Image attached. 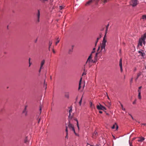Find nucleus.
<instances>
[{
	"mask_svg": "<svg viewBox=\"0 0 146 146\" xmlns=\"http://www.w3.org/2000/svg\"><path fill=\"white\" fill-rule=\"evenodd\" d=\"M92 54H91L88 57L87 61L86 62V64H88L89 66V67L90 68L91 66V65H90V63L91 62H93V60L92 59Z\"/></svg>",
	"mask_w": 146,
	"mask_h": 146,
	"instance_id": "1",
	"label": "nucleus"
},
{
	"mask_svg": "<svg viewBox=\"0 0 146 146\" xmlns=\"http://www.w3.org/2000/svg\"><path fill=\"white\" fill-rule=\"evenodd\" d=\"M130 4L133 7L136 6L138 3V1L137 0H131L130 2Z\"/></svg>",
	"mask_w": 146,
	"mask_h": 146,
	"instance_id": "2",
	"label": "nucleus"
},
{
	"mask_svg": "<svg viewBox=\"0 0 146 146\" xmlns=\"http://www.w3.org/2000/svg\"><path fill=\"white\" fill-rule=\"evenodd\" d=\"M40 11L38 10L36 14V22L37 23H38L40 22Z\"/></svg>",
	"mask_w": 146,
	"mask_h": 146,
	"instance_id": "3",
	"label": "nucleus"
},
{
	"mask_svg": "<svg viewBox=\"0 0 146 146\" xmlns=\"http://www.w3.org/2000/svg\"><path fill=\"white\" fill-rule=\"evenodd\" d=\"M97 108L99 110H102L105 111L106 110V108L100 104L97 106Z\"/></svg>",
	"mask_w": 146,
	"mask_h": 146,
	"instance_id": "4",
	"label": "nucleus"
},
{
	"mask_svg": "<svg viewBox=\"0 0 146 146\" xmlns=\"http://www.w3.org/2000/svg\"><path fill=\"white\" fill-rule=\"evenodd\" d=\"M72 106H70L68 108V109H69V115L68 116V118L69 119H71L72 117L73 116V115H71V113L72 112Z\"/></svg>",
	"mask_w": 146,
	"mask_h": 146,
	"instance_id": "5",
	"label": "nucleus"
},
{
	"mask_svg": "<svg viewBox=\"0 0 146 146\" xmlns=\"http://www.w3.org/2000/svg\"><path fill=\"white\" fill-rule=\"evenodd\" d=\"M141 39H142V43L145 44V40L146 38V33H145L144 35H142L141 37Z\"/></svg>",
	"mask_w": 146,
	"mask_h": 146,
	"instance_id": "6",
	"label": "nucleus"
},
{
	"mask_svg": "<svg viewBox=\"0 0 146 146\" xmlns=\"http://www.w3.org/2000/svg\"><path fill=\"white\" fill-rule=\"evenodd\" d=\"M122 60L121 58L120 59L119 62V66L120 67V70L121 72H122L123 71V70L122 69Z\"/></svg>",
	"mask_w": 146,
	"mask_h": 146,
	"instance_id": "7",
	"label": "nucleus"
},
{
	"mask_svg": "<svg viewBox=\"0 0 146 146\" xmlns=\"http://www.w3.org/2000/svg\"><path fill=\"white\" fill-rule=\"evenodd\" d=\"M27 106H25L24 110L23 111V113L24 114L25 116L27 115Z\"/></svg>",
	"mask_w": 146,
	"mask_h": 146,
	"instance_id": "8",
	"label": "nucleus"
},
{
	"mask_svg": "<svg viewBox=\"0 0 146 146\" xmlns=\"http://www.w3.org/2000/svg\"><path fill=\"white\" fill-rule=\"evenodd\" d=\"M74 48V46L72 45L71 46V48H70L68 51V54H70L73 51V49Z\"/></svg>",
	"mask_w": 146,
	"mask_h": 146,
	"instance_id": "9",
	"label": "nucleus"
},
{
	"mask_svg": "<svg viewBox=\"0 0 146 146\" xmlns=\"http://www.w3.org/2000/svg\"><path fill=\"white\" fill-rule=\"evenodd\" d=\"M45 61L44 60H42L41 62L40 63V69L39 70V72H40L41 70V69L42 68V66L43 65H44L45 63Z\"/></svg>",
	"mask_w": 146,
	"mask_h": 146,
	"instance_id": "10",
	"label": "nucleus"
},
{
	"mask_svg": "<svg viewBox=\"0 0 146 146\" xmlns=\"http://www.w3.org/2000/svg\"><path fill=\"white\" fill-rule=\"evenodd\" d=\"M64 96L65 98L68 99L69 98V92H65L64 94Z\"/></svg>",
	"mask_w": 146,
	"mask_h": 146,
	"instance_id": "11",
	"label": "nucleus"
},
{
	"mask_svg": "<svg viewBox=\"0 0 146 146\" xmlns=\"http://www.w3.org/2000/svg\"><path fill=\"white\" fill-rule=\"evenodd\" d=\"M93 1V0H89L86 2V3L85 4V5L86 6H87L90 5Z\"/></svg>",
	"mask_w": 146,
	"mask_h": 146,
	"instance_id": "12",
	"label": "nucleus"
},
{
	"mask_svg": "<svg viewBox=\"0 0 146 146\" xmlns=\"http://www.w3.org/2000/svg\"><path fill=\"white\" fill-rule=\"evenodd\" d=\"M142 40L141 39V38L139 39V42L138 43V45L137 46V47H139V45H140L141 46H142Z\"/></svg>",
	"mask_w": 146,
	"mask_h": 146,
	"instance_id": "13",
	"label": "nucleus"
},
{
	"mask_svg": "<svg viewBox=\"0 0 146 146\" xmlns=\"http://www.w3.org/2000/svg\"><path fill=\"white\" fill-rule=\"evenodd\" d=\"M140 139L138 140V141L139 142H142L145 140V138L142 137L139 138Z\"/></svg>",
	"mask_w": 146,
	"mask_h": 146,
	"instance_id": "14",
	"label": "nucleus"
},
{
	"mask_svg": "<svg viewBox=\"0 0 146 146\" xmlns=\"http://www.w3.org/2000/svg\"><path fill=\"white\" fill-rule=\"evenodd\" d=\"M115 125H116V130H117L118 128V126L117 124L116 123H115V124L111 127V129H113L115 128Z\"/></svg>",
	"mask_w": 146,
	"mask_h": 146,
	"instance_id": "15",
	"label": "nucleus"
},
{
	"mask_svg": "<svg viewBox=\"0 0 146 146\" xmlns=\"http://www.w3.org/2000/svg\"><path fill=\"white\" fill-rule=\"evenodd\" d=\"M106 36V35H105L103 38V41H102V44H106V43L107 42V40L105 38Z\"/></svg>",
	"mask_w": 146,
	"mask_h": 146,
	"instance_id": "16",
	"label": "nucleus"
},
{
	"mask_svg": "<svg viewBox=\"0 0 146 146\" xmlns=\"http://www.w3.org/2000/svg\"><path fill=\"white\" fill-rule=\"evenodd\" d=\"M141 75V73L139 72L137 74V76L136 78L135 79V81L136 82L137 80L138 79L139 77Z\"/></svg>",
	"mask_w": 146,
	"mask_h": 146,
	"instance_id": "17",
	"label": "nucleus"
},
{
	"mask_svg": "<svg viewBox=\"0 0 146 146\" xmlns=\"http://www.w3.org/2000/svg\"><path fill=\"white\" fill-rule=\"evenodd\" d=\"M138 53L140 54V55L142 56H143L145 55V54L143 52L140 51H138Z\"/></svg>",
	"mask_w": 146,
	"mask_h": 146,
	"instance_id": "18",
	"label": "nucleus"
},
{
	"mask_svg": "<svg viewBox=\"0 0 146 146\" xmlns=\"http://www.w3.org/2000/svg\"><path fill=\"white\" fill-rule=\"evenodd\" d=\"M106 44H102H102H101V49H104L105 48V47H106Z\"/></svg>",
	"mask_w": 146,
	"mask_h": 146,
	"instance_id": "19",
	"label": "nucleus"
},
{
	"mask_svg": "<svg viewBox=\"0 0 146 146\" xmlns=\"http://www.w3.org/2000/svg\"><path fill=\"white\" fill-rule=\"evenodd\" d=\"M141 19H143V21H146V15H143L142 16V18Z\"/></svg>",
	"mask_w": 146,
	"mask_h": 146,
	"instance_id": "20",
	"label": "nucleus"
},
{
	"mask_svg": "<svg viewBox=\"0 0 146 146\" xmlns=\"http://www.w3.org/2000/svg\"><path fill=\"white\" fill-rule=\"evenodd\" d=\"M102 2H103V4L104 5L108 1V0H101Z\"/></svg>",
	"mask_w": 146,
	"mask_h": 146,
	"instance_id": "21",
	"label": "nucleus"
},
{
	"mask_svg": "<svg viewBox=\"0 0 146 146\" xmlns=\"http://www.w3.org/2000/svg\"><path fill=\"white\" fill-rule=\"evenodd\" d=\"M78 102V101H76L75 103L76 104L77 103H78L79 104V105L81 106V105L82 101H79V102Z\"/></svg>",
	"mask_w": 146,
	"mask_h": 146,
	"instance_id": "22",
	"label": "nucleus"
},
{
	"mask_svg": "<svg viewBox=\"0 0 146 146\" xmlns=\"http://www.w3.org/2000/svg\"><path fill=\"white\" fill-rule=\"evenodd\" d=\"M98 133L96 131H95L94 132L93 134L92 137L93 138L94 137L96 136L97 135Z\"/></svg>",
	"mask_w": 146,
	"mask_h": 146,
	"instance_id": "23",
	"label": "nucleus"
},
{
	"mask_svg": "<svg viewBox=\"0 0 146 146\" xmlns=\"http://www.w3.org/2000/svg\"><path fill=\"white\" fill-rule=\"evenodd\" d=\"M82 78H81L80 80V82L79 83V88H78V90H80V88H81V83L82 80Z\"/></svg>",
	"mask_w": 146,
	"mask_h": 146,
	"instance_id": "24",
	"label": "nucleus"
},
{
	"mask_svg": "<svg viewBox=\"0 0 146 146\" xmlns=\"http://www.w3.org/2000/svg\"><path fill=\"white\" fill-rule=\"evenodd\" d=\"M68 127H69L70 128H72V127H73L74 126L70 124V123H69L68 125Z\"/></svg>",
	"mask_w": 146,
	"mask_h": 146,
	"instance_id": "25",
	"label": "nucleus"
},
{
	"mask_svg": "<svg viewBox=\"0 0 146 146\" xmlns=\"http://www.w3.org/2000/svg\"><path fill=\"white\" fill-rule=\"evenodd\" d=\"M57 41L55 43L56 45L60 41V39L59 37L58 38L56 39Z\"/></svg>",
	"mask_w": 146,
	"mask_h": 146,
	"instance_id": "26",
	"label": "nucleus"
},
{
	"mask_svg": "<svg viewBox=\"0 0 146 146\" xmlns=\"http://www.w3.org/2000/svg\"><path fill=\"white\" fill-rule=\"evenodd\" d=\"M76 121L77 122V127L78 128V130H79V124H78V122L77 119H76Z\"/></svg>",
	"mask_w": 146,
	"mask_h": 146,
	"instance_id": "27",
	"label": "nucleus"
},
{
	"mask_svg": "<svg viewBox=\"0 0 146 146\" xmlns=\"http://www.w3.org/2000/svg\"><path fill=\"white\" fill-rule=\"evenodd\" d=\"M42 108V106L41 105V106H40L39 109L40 114L41 112Z\"/></svg>",
	"mask_w": 146,
	"mask_h": 146,
	"instance_id": "28",
	"label": "nucleus"
},
{
	"mask_svg": "<svg viewBox=\"0 0 146 146\" xmlns=\"http://www.w3.org/2000/svg\"><path fill=\"white\" fill-rule=\"evenodd\" d=\"M52 41H49V50H50V46L52 44Z\"/></svg>",
	"mask_w": 146,
	"mask_h": 146,
	"instance_id": "29",
	"label": "nucleus"
},
{
	"mask_svg": "<svg viewBox=\"0 0 146 146\" xmlns=\"http://www.w3.org/2000/svg\"><path fill=\"white\" fill-rule=\"evenodd\" d=\"M133 78L132 77L131 79L130 80V84L131 85L132 83L133 82Z\"/></svg>",
	"mask_w": 146,
	"mask_h": 146,
	"instance_id": "30",
	"label": "nucleus"
},
{
	"mask_svg": "<svg viewBox=\"0 0 146 146\" xmlns=\"http://www.w3.org/2000/svg\"><path fill=\"white\" fill-rule=\"evenodd\" d=\"M101 37V35H100V36L99 37H98L97 38V40H96V42H98L99 40L100 39Z\"/></svg>",
	"mask_w": 146,
	"mask_h": 146,
	"instance_id": "31",
	"label": "nucleus"
},
{
	"mask_svg": "<svg viewBox=\"0 0 146 146\" xmlns=\"http://www.w3.org/2000/svg\"><path fill=\"white\" fill-rule=\"evenodd\" d=\"M138 97L139 99L140 100L141 99V93H138Z\"/></svg>",
	"mask_w": 146,
	"mask_h": 146,
	"instance_id": "32",
	"label": "nucleus"
},
{
	"mask_svg": "<svg viewBox=\"0 0 146 146\" xmlns=\"http://www.w3.org/2000/svg\"><path fill=\"white\" fill-rule=\"evenodd\" d=\"M72 130H73V131H74V133H75V134L76 135H77V134L75 132V129H74V127H72Z\"/></svg>",
	"mask_w": 146,
	"mask_h": 146,
	"instance_id": "33",
	"label": "nucleus"
},
{
	"mask_svg": "<svg viewBox=\"0 0 146 146\" xmlns=\"http://www.w3.org/2000/svg\"><path fill=\"white\" fill-rule=\"evenodd\" d=\"M72 130H73V131H74V133H75V134L76 135H77V134L75 132V129H74V127H72Z\"/></svg>",
	"mask_w": 146,
	"mask_h": 146,
	"instance_id": "34",
	"label": "nucleus"
},
{
	"mask_svg": "<svg viewBox=\"0 0 146 146\" xmlns=\"http://www.w3.org/2000/svg\"><path fill=\"white\" fill-rule=\"evenodd\" d=\"M95 50H96V48H93V51L91 53V54H92L93 53H94L95 52Z\"/></svg>",
	"mask_w": 146,
	"mask_h": 146,
	"instance_id": "35",
	"label": "nucleus"
},
{
	"mask_svg": "<svg viewBox=\"0 0 146 146\" xmlns=\"http://www.w3.org/2000/svg\"><path fill=\"white\" fill-rule=\"evenodd\" d=\"M120 104H121V107L122 108V109L123 110H124V111H125V108H123V105H122V104H121V103L120 102Z\"/></svg>",
	"mask_w": 146,
	"mask_h": 146,
	"instance_id": "36",
	"label": "nucleus"
},
{
	"mask_svg": "<svg viewBox=\"0 0 146 146\" xmlns=\"http://www.w3.org/2000/svg\"><path fill=\"white\" fill-rule=\"evenodd\" d=\"M101 50H102V52H104V53H105L106 52V48L104 49V48L101 49Z\"/></svg>",
	"mask_w": 146,
	"mask_h": 146,
	"instance_id": "37",
	"label": "nucleus"
},
{
	"mask_svg": "<svg viewBox=\"0 0 146 146\" xmlns=\"http://www.w3.org/2000/svg\"><path fill=\"white\" fill-rule=\"evenodd\" d=\"M100 52H97V53H96V55H95V58H96L97 57V56H98V54H99V53Z\"/></svg>",
	"mask_w": 146,
	"mask_h": 146,
	"instance_id": "38",
	"label": "nucleus"
},
{
	"mask_svg": "<svg viewBox=\"0 0 146 146\" xmlns=\"http://www.w3.org/2000/svg\"><path fill=\"white\" fill-rule=\"evenodd\" d=\"M94 1H95L96 4H97L98 2L100 0H93Z\"/></svg>",
	"mask_w": 146,
	"mask_h": 146,
	"instance_id": "39",
	"label": "nucleus"
},
{
	"mask_svg": "<svg viewBox=\"0 0 146 146\" xmlns=\"http://www.w3.org/2000/svg\"><path fill=\"white\" fill-rule=\"evenodd\" d=\"M109 25L108 24V25L106 26V33L107 31V30H108V27H109Z\"/></svg>",
	"mask_w": 146,
	"mask_h": 146,
	"instance_id": "40",
	"label": "nucleus"
},
{
	"mask_svg": "<svg viewBox=\"0 0 146 146\" xmlns=\"http://www.w3.org/2000/svg\"><path fill=\"white\" fill-rule=\"evenodd\" d=\"M129 143L130 146H133L132 143L130 142L129 140Z\"/></svg>",
	"mask_w": 146,
	"mask_h": 146,
	"instance_id": "41",
	"label": "nucleus"
},
{
	"mask_svg": "<svg viewBox=\"0 0 146 146\" xmlns=\"http://www.w3.org/2000/svg\"><path fill=\"white\" fill-rule=\"evenodd\" d=\"M66 133H68V129H67V126L66 127Z\"/></svg>",
	"mask_w": 146,
	"mask_h": 146,
	"instance_id": "42",
	"label": "nucleus"
},
{
	"mask_svg": "<svg viewBox=\"0 0 146 146\" xmlns=\"http://www.w3.org/2000/svg\"><path fill=\"white\" fill-rule=\"evenodd\" d=\"M138 93H141V90L138 89Z\"/></svg>",
	"mask_w": 146,
	"mask_h": 146,
	"instance_id": "43",
	"label": "nucleus"
},
{
	"mask_svg": "<svg viewBox=\"0 0 146 146\" xmlns=\"http://www.w3.org/2000/svg\"><path fill=\"white\" fill-rule=\"evenodd\" d=\"M68 133H66V138H67L68 139Z\"/></svg>",
	"mask_w": 146,
	"mask_h": 146,
	"instance_id": "44",
	"label": "nucleus"
},
{
	"mask_svg": "<svg viewBox=\"0 0 146 146\" xmlns=\"http://www.w3.org/2000/svg\"><path fill=\"white\" fill-rule=\"evenodd\" d=\"M63 8V7L62 6H60L59 7V9L60 10H62Z\"/></svg>",
	"mask_w": 146,
	"mask_h": 146,
	"instance_id": "45",
	"label": "nucleus"
},
{
	"mask_svg": "<svg viewBox=\"0 0 146 146\" xmlns=\"http://www.w3.org/2000/svg\"><path fill=\"white\" fill-rule=\"evenodd\" d=\"M90 106L91 107H92V102H90Z\"/></svg>",
	"mask_w": 146,
	"mask_h": 146,
	"instance_id": "46",
	"label": "nucleus"
},
{
	"mask_svg": "<svg viewBox=\"0 0 146 146\" xmlns=\"http://www.w3.org/2000/svg\"><path fill=\"white\" fill-rule=\"evenodd\" d=\"M86 73L85 72H83V74H82V75H86Z\"/></svg>",
	"mask_w": 146,
	"mask_h": 146,
	"instance_id": "47",
	"label": "nucleus"
},
{
	"mask_svg": "<svg viewBox=\"0 0 146 146\" xmlns=\"http://www.w3.org/2000/svg\"><path fill=\"white\" fill-rule=\"evenodd\" d=\"M52 52H53V53H55V50L53 49H52Z\"/></svg>",
	"mask_w": 146,
	"mask_h": 146,
	"instance_id": "48",
	"label": "nucleus"
},
{
	"mask_svg": "<svg viewBox=\"0 0 146 146\" xmlns=\"http://www.w3.org/2000/svg\"><path fill=\"white\" fill-rule=\"evenodd\" d=\"M135 103H136L135 101H134L133 102V104H135Z\"/></svg>",
	"mask_w": 146,
	"mask_h": 146,
	"instance_id": "49",
	"label": "nucleus"
},
{
	"mask_svg": "<svg viewBox=\"0 0 146 146\" xmlns=\"http://www.w3.org/2000/svg\"><path fill=\"white\" fill-rule=\"evenodd\" d=\"M141 125H146V123H142L141 124Z\"/></svg>",
	"mask_w": 146,
	"mask_h": 146,
	"instance_id": "50",
	"label": "nucleus"
},
{
	"mask_svg": "<svg viewBox=\"0 0 146 146\" xmlns=\"http://www.w3.org/2000/svg\"><path fill=\"white\" fill-rule=\"evenodd\" d=\"M142 88V86H140L139 87V89H141V88Z\"/></svg>",
	"mask_w": 146,
	"mask_h": 146,
	"instance_id": "51",
	"label": "nucleus"
},
{
	"mask_svg": "<svg viewBox=\"0 0 146 146\" xmlns=\"http://www.w3.org/2000/svg\"><path fill=\"white\" fill-rule=\"evenodd\" d=\"M86 146H92L89 144H88Z\"/></svg>",
	"mask_w": 146,
	"mask_h": 146,
	"instance_id": "52",
	"label": "nucleus"
},
{
	"mask_svg": "<svg viewBox=\"0 0 146 146\" xmlns=\"http://www.w3.org/2000/svg\"><path fill=\"white\" fill-rule=\"evenodd\" d=\"M131 118H132V119L133 120H135V119H134L133 117L132 116H131Z\"/></svg>",
	"mask_w": 146,
	"mask_h": 146,
	"instance_id": "53",
	"label": "nucleus"
},
{
	"mask_svg": "<svg viewBox=\"0 0 146 146\" xmlns=\"http://www.w3.org/2000/svg\"><path fill=\"white\" fill-rule=\"evenodd\" d=\"M99 112L100 113H102V111H99Z\"/></svg>",
	"mask_w": 146,
	"mask_h": 146,
	"instance_id": "54",
	"label": "nucleus"
},
{
	"mask_svg": "<svg viewBox=\"0 0 146 146\" xmlns=\"http://www.w3.org/2000/svg\"><path fill=\"white\" fill-rule=\"evenodd\" d=\"M97 43V42H96V41L95 44V46H96Z\"/></svg>",
	"mask_w": 146,
	"mask_h": 146,
	"instance_id": "55",
	"label": "nucleus"
},
{
	"mask_svg": "<svg viewBox=\"0 0 146 146\" xmlns=\"http://www.w3.org/2000/svg\"><path fill=\"white\" fill-rule=\"evenodd\" d=\"M100 46H99L98 48V50H97L98 51L100 49Z\"/></svg>",
	"mask_w": 146,
	"mask_h": 146,
	"instance_id": "56",
	"label": "nucleus"
},
{
	"mask_svg": "<svg viewBox=\"0 0 146 146\" xmlns=\"http://www.w3.org/2000/svg\"><path fill=\"white\" fill-rule=\"evenodd\" d=\"M78 96H77V98H76V100H77L79 99H78Z\"/></svg>",
	"mask_w": 146,
	"mask_h": 146,
	"instance_id": "57",
	"label": "nucleus"
},
{
	"mask_svg": "<svg viewBox=\"0 0 146 146\" xmlns=\"http://www.w3.org/2000/svg\"><path fill=\"white\" fill-rule=\"evenodd\" d=\"M29 66L30 67V66L31 64V63H30V62H29Z\"/></svg>",
	"mask_w": 146,
	"mask_h": 146,
	"instance_id": "58",
	"label": "nucleus"
},
{
	"mask_svg": "<svg viewBox=\"0 0 146 146\" xmlns=\"http://www.w3.org/2000/svg\"><path fill=\"white\" fill-rule=\"evenodd\" d=\"M30 58H29V62H30Z\"/></svg>",
	"mask_w": 146,
	"mask_h": 146,
	"instance_id": "59",
	"label": "nucleus"
},
{
	"mask_svg": "<svg viewBox=\"0 0 146 146\" xmlns=\"http://www.w3.org/2000/svg\"><path fill=\"white\" fill-rule=\"evenodd\" d=\"M82 97H81V98H80V100L81 101L82 100Z\"/></svg>",
	"mask_w": 146,
	"mask_h": 146,
	"instance_id": "60",
	"label": "nucleus"
},
{
	"mask_svg": "<svg viewBox=\"0 0 146 146\" xmlns=\"http://www.w3.org/2000/svg\"><path fill=\"white\" fill-rule=\"evenodd\" d=\"M129 115L131 116H131H132L131 114H129Z\"/></svg>",
	"mask_w": 146,
	"mask_h": 146,
	"instance_id": "61",
	"label": "nucleus"
},
{
	"mask_svg": "<svg viewBox=\"0 0 146 146\" xmlns=\"http://www.w3.org/2000/svg\"><path fill=\"white\" fill-rule=\"evenodd\" d=\"M129 115L131 116H131H132L131 114H129Z\"/></svg>",
	"mask_w": 146,
	"mask_h": 146,
	"instance_id": "62",
	"label": "nucleus"
},
{
	"mask_svg": "<svg viewBox=\"0 0 146 146\" xmlns=\"http://www.w3.org/2000/svg\"><path fill=\"white\" fill-rule=\"evenodd\" d=\"M107 97H108V99L109 100H110V98H109V97L108 96H107Z\"/></svg>",
	"mask_w": 146,
	"mask_h": 146,
	"instance_id": "63",
	"label": "nucleus"
},
{
	"mask_svg": "<svg viewBox=\"0 0 146 146\" xmlns=\"http://www.w3.org/2000/svg\"><path fill=\"white\" fill-rule=\"evenodd\" d=\"M136 70V68H135V69H134V71H135Z\"/></svg>",
	"mask_w": 146,
	"mask_h": 146,
	"instance_id": "64",
	"label": "nucleus"
}]
</instances>
